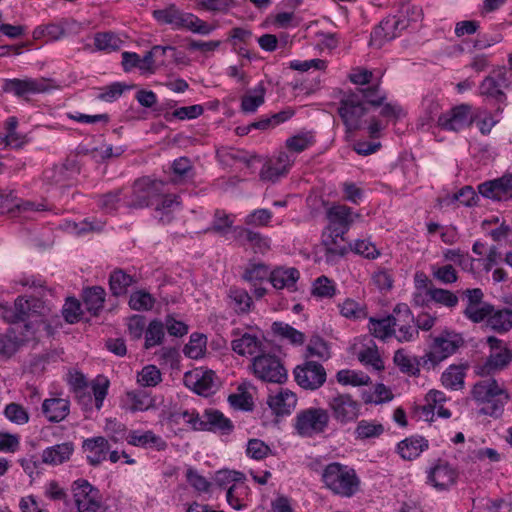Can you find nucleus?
Returning <instances> with one entry per match:
<instances>
[{
	"mask_svg": "<svg viewBox=\"0 0 512 512\" xmlns=\"http://www.w3.org/2000/svg\"><path fill=\"white\" fill-rule=\"evenodd\" d=\"M458 477V470L443 459H438L435 464L427 470V483L438 491L450 489L457 483Z\"/></svg>",
	"mask_w": 512,
	"mask_h": 512,
	"instance_id": "nucleus-12",
	"label": "nucleus"
},
{
	"mask_svg": "<svg viewBox=\"0 0 512 512\" xmlns=\"http://www.w3.org/2000/svg\"><path fill=\"white\" fill-rule=\"evenodd\" d=\"M180 419L190 425L193 430L201 431L200 427H202L203 424V415L200 416L196 410L175 411L171 413V421L179 423Z\"/></svg>",
	"mask_w": 512,
	"mask_h": 512,
	"instance_id": "nucleus-54",
	"label": "nucleus"
},
{
	"mask_svg": "<svg viewBox=\"0 0 512 512\" xmlns=\"http://www.w3.org/2000/svg\"><path fill=\"white\" fill-rule=\"evenodd\" d=\"M161 382L162 373L156 365L148 364L137 373V383L141 387H155Z\"/></svg>",
	"mask_w": 512,
	"mask_h": 512,
	"instance_id": "nucleus-45",
	"label": "nucleus"
},
{
	"mask_svg": "<svg viewBox=\"0 0 512 512\" xmlns=\"http://www.w3.org/2000/svg\"><path fill=\"white\" fill-rule=\"evenodd\" d=\"M126 398L131 412L146 411L152 406V400L144 391H129Z\"/></svg>",
	"mask_w": 512,
	"mask_h": 512,
	"instance_id": "nucleus-51",
	"label": "nucleus"
},
{
	"mask_svg": "<svg viewBox=\"0 0 512 512\" xmlns=\"http://www.w3.org/2000/svg\"><path fill=\"white\" fill-rule=\"evenodd\" d=\"M165 184L162 181L151 180L149 178L138 179L134 182L132 193L124 202L128 208L142 209L149 206L159 208L157 203L161 196Z\"/></svg>",
	"mask_w": 512,
	"mask_h": 512,
	"instance_id": "nucleus-9",
	"label": "nucleus"
},
{
	"mask_svg": "<svg viewBox=\"0 0 512 512\" xmlns=\"http://www.w3.org/2000/svg\"><path fill=\"white\" fill-rule=\"evenodd\" d=\"M173 182L179 183L191 180L194 177V168L189 158L180 157L175 159L172 164Z\"/></svg>",
	"mask_w": 512,
	"mask_h": 512,
	"instance_id": "nucleus-46",
	"label": "nucleus"
},
{
	"mask_svg": "<svg viewBox=\"0 0 512 512\" xmlns=\"http://www.w3.org/2000/svg\"><path fill=\"white\" fill-rule=\"evenodd\" d=\"M288 172L287 164L278 165L275 162H266L260 170L259 176L263 181L276 182Z\"/></svg>",
	"mask_w": 512,
	"mask_h": 512,
	"instance_id": "nucleus-56",
	"label": "nucleus"
},
{
	"mask_svg": "<svg viewBox=\"0 0 512 512\" xmlns=\"http://www.w3.org/2000/svg\"><path fill=\"white\" fill-rule=\"evenodd\" d=\"M231 347L240 356H256L264 350L261 340L249 333H244L240 338L232 340Z\"/></svg>",
	"mask_w": 512,
	"mask_h": 512,
	"instance_id": "nucleus-30",
	"label": "nucleus"
},
{
	"mask_svg": "<svg viewBox=\"0 0 512 512\" xmlns=\"http://www.w3.org/2000/svg\"><path fill=\"white\" fill-rule=\"evenodd\" d=\"M106 292L100 286H93L83 290V302L88 312L97 316L103 309Z\"/></svg>",
	"mask_w": 512,
	"mask_h": 512,
	"instance_id": "nucleus-34",
	"label": "nucleus"
},
{
	"mask_svg": "<svg viewBox=\"0 0 512 512\" xmlns=\"http://www.w3.org/2000/svg\"><path fill=\"white\" fill-rule=\"evenodd\" d=\"M249 368L258 380L265 383L282 385L288 379V371L281 358L264 350L252 358Z\"/></svg>",
	"mask_w": 512,
	"mask_h": 512,
	"instance_id": "nucleus-7",
	"label": "nucleus"
},
{
	"mask_svg": "<svg viewBox=\"0 0 512 512\" xmlns=\"http://www.w3.org/2000/svg\"><path fill=\"white\" fill-rule=\"evenodd\" d=\"M122 193V189H116L114 191L98 195L96 197V204L105 213H113L118 209L122 201L123 203L127 201L121 197Z\"/></svg>",
	"mask_w": 512,
	"mask_h": 512,
	"instance_id": "nucleus-42",
	"label": "nucleus"
},
{
	"mask_svg": "<svg viewBox=\"0 0 512 512\" xmlns=\"http://www.w3.org/2000/svg\"><path fill=\"white\" fill-rule=\"evenodd\" d=\"M427 295L434 302L448 308L455 307L459 302L458 296L455 293L442 288L430 287L427 289Z\"/></svg>",
	"mask_w": 512,
	"mask_h": 512,
	"instance_id": "nucleus-49",
	"label": "nucleus"
},
{
	"mask_svg": "<svg viewBox=\"0 0 512 512\" xmlns=\"http://www.w3.org/2000/svg\"><path fill=\"white\" fill-rule=\"evenodd\" d=\"M329 224L325 229H336L337 232L346 234L353 223L352 209L346 205H333L326 212Z\"/></svg>",
	"mask_w": 512,
	"mask_h": 512,
	"instance_id": "nucleus-21",
	"label": "nucleus"
},
{
	"mask_svg": "<svg viewBox=\"0 0 512 512\" xmlns=\"http://www.w3.org/2000/svg\"><path fill=\"white\" fill-rule=\"evenodd\" d=\"M127 443L144 448L154 449L156 451H164L167 448V442L159 435H156L151 430H131L128 433Z\"/></svg>",
	"mask_w": 512,
	"mask_h": 512,
	"instance_id": "nucleus-22",
	"label": "nucleus"
},
{
	"mask_svg": "<svg viewBox=\"0 0 512 512\" xmlns=\"http://www.w3.org/2000/svg\"><path fill=\"white\" fill-rule=\"evenodd\" d=\"M312 294L319 298H332L336 294L333 280L327 276H320L313 282Z\"/></svg>",
	"mask_w": 512,
	"mask_h": 512,
	"instance_id": "nucleus-55",
	"label": "nucleus"
},
{
	"mask_svg": "<svg viewBox=\"0 0 512 512\" xmlns=\"http://www.w3.org/2000/svg\"><path fill=\"white\" fill-rule=\"evenodd\" d=\"M464 365H450L441 376V382L445 388L457 390L464 385Z\"/></svg>",
	"mask_w": 512,
	"mask_h": 512,
	"instance_id": "nucleus-38",
	"label": "nucleus"
},
{
	"mask_svg": "<svg viewBox=\"0 0 512 512\" xmlns=\"http://www.w3.org/2000/svg\"><path fill=\"white\" fill-rule=\"evenodd\" d=\"M75 451V445L71 441L55 444L42 451L41 463L49 466H58L68 462Z\"/></svg>",
	"mask_w": 512,
	"mask_h": 512,
	"instance_id": "nucleus-23",
	"label": "nucleus"
},
{
	"mask_svg": "<svg viewBox=\"0 0 512 512\" xmlns=\"http://www.w3.org/2000/svg\"><path fill=\"white\" fill-rule=\"evenodd\" d=\"M4 415L11 422L23 425L29 421V414L24 407L18 403H9L4 409Z\"/></svg>",
	"mask_w": 512,
	"mask_h": 512,
	"instance_id": "nucleus-62",
	"label": "nucleus"
},
{
	"mask_svg": "<svg viewBox=\"0 0 512 512\" xmlns=\"http://www.w3.org/2000/svg\"><path fill=\"white\" fill-rule=\"evenodd\" d=\"M391 316L393 328L398 330L396 338L399 342H410L418 337L419 331L415 328V317L406 303L397 304Z\"/></svg>",
	"mask_w": 512,
	"mask_h": 512,
	"instance_id": "nucleus-10",
	"label": "nucleus"
},
{
	"mask_svg": "<svg viewBox=\"0 0 512 512\" xmlns=\"http://www.w3.org/2000/svg\"><path fill=\"white\" fill-rule=\"evenodd\" d=\"M314 136L310 132L301 133L289 137L286 140V147L289 151L301 153L314 144Z\"/></svg>",
	"mask_w": 512,
	"mask_h": 512,
	"instance_id": "nucleus-57",
	"label": "nucleus"
},
{
	"mask_svg": "<svg viewBox=\"0 0 512 512\" xmlns=\"http://www.w3.org/2000/svg\"><path fill=\"white\" fill-rule=\"evenodd\" d=\"M398 20H404L405 29H407L412 23H417L423 17V11L419 6L412 4H403L398 11V14L394 15Z\"/></svg>",
	"mask_w": 512,
	"mask_h": 512,
	"instance_id": "nucleus-58",
	"label": "nucleus"
},
{
	"mask_svg": "<svg viewBox=\"0 0 512 512\" xmlns=\"http://www.w3.org/2000/svg\"><path fill=\"white\" fill-rule=\"evenodd\" d=\"M511 360L512 353L507 347H504L500 351L491 352L485 362L479 366L478 373L484 376L502 370L509 365Z\"/></svg>",
	"mask_w": 512,
	"mask_h": 512,
	"instance_id": "nucleus-29",
	"label": "nucleus"
},
{
	"mask_svg": "<svg viewBox=\"0 0 512 512\" xmlns=\"http://www.w3.org/2000/svg\"><path fill=\"white\" fill-rule=\"evenodd\" d=\"M165 337L164 323L158 319L152 320L145 330L144 348L149 350L161 345Z\"/></svg>",
	"mask_w": 512,
	"mask_h": 512,
	"instance_id": "nucleus-39",
	"label": "nucleus"
},
{
	"mask_svg": "<svg viewBox=\"0 0 512 512\" xmlns=\"http://www.w3.org/2000/svg\"><path fill=\"white\" fill-rule=\"evenodd\" d=\"M214 376L213 371H188L184 374V384L198 395L209 396L216 387Z\"/></svg>",
	"mask_w": 512,
	"mask_h": 512,
	"instance_id": "nucleus-19",
	"label": "nucleus"
},
{
	"mask_svg": "<svg viewBox=\"0 0 512 512\" xmlns=\"http://www.w3.org/2000/svg\"><path fill=\"white\" fill-rule=\"evenodd\" d=\"M271 453L270 447L260 439H249L246 448V454L248 457L255 460H262Z\"/></svg>",
	"mask_w": 512,
	"mask_h": 512,
	"instance_id": "nucleus-64",
	"label": "nucleus"
},
{
	"mask_svg": "<svg viewBox=\"0 0 512 512\" xmlns=\"http://www.w3.org/2000/svg\"><path fill=\"white\" fill-rule=\"evenodd\" d=\"M345 234L337 232L336 229H324L321 235V244L324 247V258L326 263L334 264L349 252V245L344 242Z\"/></svg>",
	"mask_w": 512,
	"mask_h": 512,
	"instance_id": "nucleus-15",
	"label": "nucleus"
},
{
	"mask_svg": "<svg viewBox=\"0 0 512 512\" xmlns=\"http://www.w3.org/2000/svg\"><path fill=\"white\" fill-rule=\"evenodd\" d=\"M308 356H315L320 359H327L330 356L327 342L320 336L314 335L310 338L307 346Z\"/></svg>",
	"mask_w": 512,
	"mask_h": 512,
	"instance_id": "nucleus-63",
	"label": "nucleus"
},
{
	"mask_svg": "<svg viewBox=\"0 0 512 512\" xmlns=\"http://www.w3.org/2000/svg\"><path fill=\"white\" fill-rule=\"evenodd\" d=\"M252 92L253 94H246L241 99V110L244 113H254L265 101L266 89L263 83H259Z\"/></svg>",
	"mask_w": 512,
	"mask_h": 512,
	"instance_id": "nucleus-41",
	"label": "nucleus"
},
{
	"mask_svg": "<svg viewBox=\"0 0 512 512\" xmlns=\"http://www.w3.org/2000/svg\"><path fill=\"white\" fill-rule=\"evenodd\" d=\"M146 330V317L134 314L127 318V331L131 340H140Z\"/></svg>",
	"mask_w": 512,
	"mask_h": 512,
	"instance_id": "nucleus-60",
	"label": "nucleus"
},
{
	"mask_svg": "<svg viewBox=\"0 0 512 512\" xmlns=\"http://www.w3.org/2000/svg\"><path fill=\"white\" fill-rule=\"evenodd\" d=\"M337 381L343 385L362 386L367 385L370 377L362 372L343 369L337 372Z\"/></svg>",
	"mask_w": 512,
	"mask_h": 512,
	"instance_id": "nucleus-53",
	"label": "nucleus"
},
{
	"mask_svg": "<svg viewBox=\"0 0 512 512\" xmlns=\"http://www.w3.org/2000/svg\"><path fill=\"white\" fill-rule=\"evenodd\" d=\"M321 477L325 487L333 494L341 497H352L360 487V479L356 471L339 462L326 465Z\"/></svg>",
	"mask_w": 512,
	"mask_h": 512,
	"instance_id": "nucleus-4",
	"label": "nucleus"
},
{
	"mask_svg": "<svg viewBox=\"0 0 512 512\" xmlns=\"http://www.w3.org/2000/svg\"><path fill=\"white\" fill-rule=\"evenodd\" d=\"M234 232L236 233V238L243 243L250 244L255 253H265L270 248L269 238L259 232L243 227H236Z\"/></svg>",
	"mask_w": 512,
	"mask_h": 512,
	"instance_id": "nucleus-32",
	"label": "nucleus"
},
{
	"mask_svg": "<svg viewBox=\"0 0 512 512\" xmlns=\"http://www.w3.org/2000/svg\"><path fill=\"white\" fill-rule=\"evenodd\" d=\"M432 276L443 284H452L458 280V274L456 269L451 265L435 266L431 267Z\"/></svg>",
	"mask_w": 512,
	"mask_h": 512,
	"instance_id": "nucleus-61",
	"label": "nucleus"
},
{
	"mask_svg": "<svg viewBox=\"0 0 512 512\" xmlns=\"http://www.w3.org/2000/svg\"><path fill=\"white\" fill-rule=\"evenodd\" d=\"M104 431L106 432L107 436L115 443L122 442L123 440L127 441L129 430L125 424L115 418L106 419Z\"/></svg>",
	"mask_w": 512,
	"mask_h": 512,
	"instance_id": "nucleus-52",
	"label": "nucleus"
},
{
	"mask_svg": "<svg viewBox=\"0 0 512 512\" xmlns=\"http://www.w3.org/2000/svg\"><path fill=\"white\" fill-rule=\"evenodd\" d=\"M82 447L87 452V461L92 466H98L106 460L110 450L108 440L102 436L84 440Z\"/></svg>",
	"mask_w": 512,
	"mask_h": 512,
	"instance_id": "nucleus-25",
	"label": "nucleus"
},
{
	"mask_svg": "<svg viewBox=\"0 0 512 512\" xmlns=\"http://www.w3.org/2000/svg\"><path fill=\"white\" fill-rule=\"evenodd\" d=\"M272 331L275 335L288 340L293 345H302L305 341L304 333L284 322H274Z\"/></svg>",
	"mask_w": 512,
	"mask_h": 512,
	"instance_id": "nucleus-43",
	"label": "nucleus"
},
{
	"mask_svg": "<svg viewBox=\"0 0 512 512\" xmlns=\"http://www.w3.org/2000/svg\"><path fill=\"white\" fill-rule=\"evenodd\" d=\"M430 338L428 351L422 356V368L425 370L435 369L464 345L462 336L454 331L444 330Z\"/></svg>",
	"mask_w": 512,
	"mask_h": 512,
	"instance_id": "nucleus-6",
	"label": "nucleus"
},
{
	"mask_svg": "<svg viewBox=\"0 0 512 512\" xmlns=\"http://www.w3.org/2000/svg\"><path fill=\"white\" fill-rule=\"evenodd\" d=\"M471 106L461 104L438 116V126L446 131L458 132L472 124Z\"/></svg>",
	"mask_w": 512,
	"mask_h": 512,
	"instance_id": "nucleus-17",
	"label": "nucleus"
},
{
	"mask_svg": "<svg viewBox=\"0 0 512 512\" xmlns=\"http://www.w3.org/2000/svg\"><path fill=\"white\" fill-rule=\"evenodd\" d=\"M478 192L483 197L494 201H508L512 199V174L485 181L478 185Z\"/></svg>",
	"mask_w": 512,
	"mask_h": 512,
	"instance_id": "nucleus-18",
	"label": "nucleus"
},
{
	"mask_svg": "<svg viewBox=\"0 0 512 512\" xmlns=\"http://www.w3.org/2000/svg\"><path fill=\"white\" fill-rule=\"evenodd\" d=\"M473 399L482 404L480 413L493 418H499L504 412L510 396L494 378H487L475 383L472 389Z\"/></svg>",
	"mask_w": 512,
	"mask_h": 512,
	"instance_id": "nucleus-3",
	"label": "nucleus"
},
{
	"mask_svg": "<svg viewBox=\"0 0 512 512\" xmlns=\"http://www.w3.org/2000/svg\"><path fill=\"white\" fill-rule=\"evenodd\" d=\"M393 360L402 373L413 377L419 376L420 367H422V356L419 358L411 356L404 349H398L394 354Z\"/></svg>",
	"mask_w": 512,
	"mask_h": 512,
	"instance_id": "nucleus-33",
	"label": "nucleus"
},
{
	"mask_svg": "<svg viewBox=\"0 0 512 512\" xmlns=\"http://www.w3.org/2000/svg\"><path fill=\"white\" fill-rule=\"evenodd\" d=\"M271 271L264 263H250L245 269L243 279L248 282H262L270 279Z\"/></svg>",
	"mask_w": 512,
	"mask_h": 512,
	"instance_id": "nucleus-48",
	"label": "nucleus"
},
{
	"mask_svg": "<svg viewBox=\"0 0 512 512\" xmlns=\"http://www.w3.org/2000/svg\"><path fill=\"white\" fill-rule=\"evenodd\" d=\"M200 429L201 431L229 435L233 432L234 425L221 411L217 409H206L203 413V424Z\"/></svg>",
	"mask_w": 512,
	"mask_h": 512,
	"instance_id": "nucleus-20",
	"label": "nucleus"
},
{
	"mask_svg": "<svg viewBox=\"0 0 512 512\" xmlns=\"http://www.w3.org/2000/svg\"><path fill=\"white\" fill-rule=\"evenodd\" d=\"M73 496L79 512H97L101 507L99 490L85 479L73 483Z\"/></svg>",
	"mask_w": 512,
	"mask_h": 512,
	"instance_id": "nucleus-11",
	"label": "nucleus"
},
{
	"mask_svg": "<svg viewBox=\"0 0 512 512\" xmlns=\"http://www.w3.org/2000/svg\"><path fill=\"white\" fill-rule=\"evenodd\" d=\"M52 87L50 80L45 78H14L5 80L2 88L6 93H12L17 97H23L28 94L47 92Z\"/></svg>",
	"mask_w": 512,
	"mask_h": 512,
	"instance_id": "nucleus-14",
	"label": "nucleus"
},
{
	"mask_svg": "<svg viewBox=\"0 0 512 512\" xmlns=\"http://www.w3.org/2000/svg\"><path fill=\"white\" fill-rule=\"evenodd\" d=\"M384 433V426L375 421L361 420L358 422L354 434L356 439L367 440L378 438Z\"/></svg>",
	"mask_w": 512,
	"mask_h": 512,
	"instance_id": "nucleus-44",
	"label": "nucleus"
},
{
	"mask_svg": "<svg viewBox=\"0 0 512 512\" xmlns=\"http://www.w3.org/2000/svg\"><path fill=\"white\" fill-rule=\"evenodd\" d=\"M328 405L333 417L342 424L355 421L360 414L361 404L349 394H339L333 397Z\"/></svg>",
	"mask_w": 512,
	"mask_h": 512,
	"instance_id": "nucleus-16",
	"label": "nucleus"
},
{
	"mask_svg": "<svg viewBox=\"0 0 512 512\" xmlns=\"http://www.w3.org/2000/svg\"><path fill=\"white\" fill-rule=\"evenodd\" d=\"M480 95L493 100L496 106L495 113L501 114L507 106L505 88L496 84L493 78L485 77L479 85Z\"/></svg>",
	"mask_w": 512,
	"mask_h": 512,
	"instance_id": "nucleus-27",
	"label": "nucleus"
},
{
	"mask_svg": "<svg viewBox=\"0 0 512 512\" xmlns=\"http://www.w3.org/2000/svg\"><path fill=\"white\" fill-rule=\"evenodd\" d=\"M267 404L277 416L290 415L297 405V396L291 390L281 388L276 394L268 396Z\"/></svg>",
	"mask_w": 512,
	"mask_h": 512,
	"instance_id": "nucleus-24",
	"label": "nucleus"
},
{
	"mask_svg": "<svg viewBox=\"0 0 512 512\" xmlns=\"http://www.w3.org/2000/svg\"><path fill=\"white\" fill-rule=\"evenodd\" d=\"M42 413L49 422L59 423L69 415L70 401L59 397L45 399L42 403Z\"/></svg>",
	"mask_w": 512,
	"mask_h": 512,
	"instance_id": "nucleus-26",
	"label": "nucleus"
},
{
	"mask_svg": "<svg viewBox=\"0 0 512 512\" xmlns=\"http://www.w3.org/2000/svg\"><path fill=\"white\" fill-rule=\"evenodd\" d=\"M153 17L159 23L171 25L174 30H188L202 36L210 35L217 28V25L209 24L192 13L183 12L174 5L154 10Z\"/></svg>",
	"mask_w": 512,
	"mask_h": 512,
	"instance_id": "nucleus-5",
	"label": "nucleus"
},
{
	"mask_svg": "<svg viewBox=\"0 0 512 512\" xmlns=\"http://www.w3.org/2000/svg\"><path fill=\"white\" fill-rule=\"evenodd\" d=\"M135 282L132 275L119 268L113 270L109 276L110 291L112 295L117 297L125 295L128 288Z\"/></svg>",
	"mask_w": 512,
	"mask_h": 512,
	"instance_id": "nucleus-37",
	"label": "nucleus"
},
{
	"mask_svg": "<svg viewBox=\"0 0 512 512\" xmlns=\"http://www.w3.org/2000/svg\"><path fill=\"white\" fill-rule=\"evenodd\" d=\"M228 304L237 314H246L251 310L253 300L245 289L231 287L228 291Z\"/></svg>",
	"mask_w": 512,
	"mask_h": 512,
	"instance_id": "nucleus-36",
	"label": "nucleus"
},
{
	"mask_svg": "<svg viewBox=\"0 0 512 512\" xmlns=\"http://www.w3.org/2000/svg\"><path fill=\"white\" fill-rule=\"evenodd\" d=\"M155 298L144 290L133 292L129 298V307L135 311H149L154 307Z\"/></svg>",
	"mask_w": 512,
	"mask_h": 512,
	"instance_id": "nucleus-47",
	"label": "nucleus"
},
{
	"mask_svg": "<svg viewBox=\"0 0 512 512\" xmlns=\"http://www.w3.org/2000/svg\"><path fill=\"white\" fill-rule=\"evenodd\" d=\"M429 448V442L422 436H411L400 441L397 451L404 460H414Z\"/></svg>",
	"mask_w": 512,
	"mask_h": 512,
	"instance_id": "nucleus-28",
	"label": "nucleus"
},
{
	"mask_svg": "<svg viewBox=\"0 0 512 512\" xmlns=\"http://www.w3.org/2000/svg\"><path fill=\"white\" fill-rule=\"evenodd\" d=\"M294 377L297 384L306 390H316L326 381V371L322 364L315 361H307L303 366L294 369Z\"/></svg>",
	"mask_w": 512,
	"mask_h": 512,
	"instance_id": "nucleus-13",
	"label": "nucleus"
},
{
	"mask_svg": "<svg viewBox=\"0 0 512 512\" xmlns=\"http://www.w3.org/2000/svg\"><path fill=\"white\" fill-rule=\"evenodd\" d=\"M368 328L374 337L381 340H385L395 334L391 314L381 319L370 318Z\"/></svg>",
	"mask_w": 512,
	"mask_h": 512,
	"instance_id": "nucleus-40",
	"label": "nucleus"
},
{
	"mask_svg": "<svg viewBox=\"0 0 512 512\" xmlns=\"http://www.w3.org/2000/svg\"><path fill=\"white\" fill-rule=\"evenodd\" d=\"M300 278L299 271L294 267H276L271 271L269 282L275 289H290Z\"/></svg>",
	"mask_w": 512,
	"mask_h": 512,
	"instance_id": "nucleus-31",
	"label": "nucleus"
},
{
	"mask_svg": "<svg viewBox=\"0 0 512 512\" xmlns=\"http://www.w3.org/2000/svg\"><path fill=\"white\" fill-rule=\"evenodd\" d=\"M354 251L367 259H376L380 256V251L375 244L366 239H358L353 244H349V251Z\"/></svg>",
	"mask_w": 512,
	"mask_h": 512,
	"instance_id": "nucleus-59",
	"label": "nucleus"
},
{
	"mask_svg": "<svg viewBox=\"0 0 512 512\" xmlns=\"http://www.w3.org/2000/svg\"><path fill=\"white\" fill-rule=\"evenodd\" d=\"M386 99V93L378 84L355 88L346 92L340 100L338 114L348 131H356L363 126L362 117L368 113V106H381Z\"/></svg>",
	"mask_w": 512,
	"mask_h": 512,
	"instance_id": "nucleus-1",
	"label": "nucleus"
},
{
	"mask_svg": "<svg viewBox=\"0 0 512 512\" xmlns=\"http://www.w3.org/2000/svg\"><path fill=\"white\" fill-rule=\"evenodd\" d=\"M329 422L330 415L326 409L310 407L297 413L294 429L299 436L311 438L324 433Z\"/></svg>",
	"mask_w": 512,
	"mask_h": 512,
	"instance_id": "nucleus-8",
	"label": "nucleus"
},
{
	"mask_svg": "<svg viewBox=\"0 0 512 512\" xmlns=\"http://www.w3.org/2000/svg\"><path fill=\"white\" fill-rule=\"evenodd\" d=\"M486 325L500 334L508 332L512 329V310L508 308L496 310L493 307V312L489 315Z\"/></svg>",
	"mask_w": 512,
	"mask_h": 512,
	"instance_id": "nucleus-35",
	"label": "nucleus"
},
{
	"mask_svg": "<svg viewBox=\"0 0 512 512\" xmlns=\"http://www.w3.org/2000/svg\"><path fill=\"white\" fill-rule=\"evenodd\" d=\"M44 301L37 297L25 298L19 296L16 298L14 306L7 304L4 322L16 324L23 322L26 330L25 337L33 335L42 323L46 313Z\"/></svg>",
	"mask_w": 512,
	"mask_h": 512,
	"instance_id": "nucleus-2",
	"label": "nucleus"
},
{
	"mask_svg": "<svg viewBox=\"0 0 512 512\" xmlns=\"http://www.w3.org/2000/svg\"><path fill=\"white\" fill-rule=\"evenodd\" d=\"M94 45L98 50L116 51L120 49L122 40L113 32L97 33L94 37Z\"/></svg>",
	"mask_w": 512,
	"mask_h": 512,
	"instance_id": "nucleus-50",
	"label": "nucleus"
}]
</instances>
